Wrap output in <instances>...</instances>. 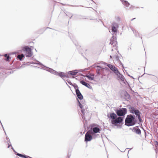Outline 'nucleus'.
Here are the masks:
<instances>
[{
    "label": "nucleus",
    "instance_id": "nucleus-45",
    "mask_svg": "<svg viewBox=\"0 0 158 158\" xmlns=\"http://www.w3.org/2000/svg\"><path fill=\"white\" fill-rule=\"evenodd\" d=\"M73 15H72L71 16V17L70 18V19H71L72 18V17H73Z\"/></svg>",
    "mask_w": 158,
    "mask_h": 158
},
{
    "label": "nucleus",
    "instance_id": "nucleus-34",
    "mask_svg": "<svg viewBox=\"0 0 158 158\" xmlns=\"http://www.w3.org/2000/svg\"><path fill=\"white\" fill-rule=\"evenodd\" d=\"M67 82H68V83L70 85H73V84H72L71 82L70 81H67Z\"/></svg>",
    "mask_w": 158,
    "mask_h": 158
},
{
    "label": "nucleus",
    "instance_id": "nucleus-25",
    "mask_svg": "<svg viewBox=\"0 0 158 158\" xmlns=\"http://www.w3.org/2000/svg\"><path fill=\"white\" fill-rule=\"evenodd\" d=\"M118 24L117 23L115 22H113L112 24V27H116L118 28Z\"/></svg>",
    "mask_w": 158,
    "mask_h": 158
},
{
    "label": "nucleus",
    "instance_id": "nucleus-17",
    "mask_svg": "<svg viewBox=\"0 0 158 158\" xmlns=\"http://www.w3.org/2000/svg\"><path fill=\"white\" fill-rule=\"evenodd\" d=\"M123 94L124 96V98L126 100H128V99H130V95L127 93V91H125L124 92Z\"/></svg>",
    "mask_w": 158,
    "mask_h": 158
},
{
    "label": "nucleus",
    "instance_id": "nucleus-38",
    "mask_svg": "<svg viewBox=\"0 0 158 158\" xmlns=\"http://www.w3.org/2000/svg\"><path fill=\"white\" fill-rule=\"evenodd\" d=\"M89 69V68H85L84 70V71H87V70H88Z\"/></svg>",
    "mask_w": 158,
    "mask_h": 158
},
{
    "label": "nucleus",
    "instance_id": "nucleus-44",
    "mask_svg": "<svg viewBox=\"0 0 158 158\" xmlns=\"http://www.w3.org/2000/svg\"><path fill=\"white\" fill-rule=\"evenodd\" d=\"M128 75L129 76H130L131 77H132V78H133L132 76H131L129 75Z\"/></svg>",
    "mask_w": 158,
    "mask_h": 158
},
{
    "label": "nucleus",
    "instance_id": "nucleus-27",
    "mask_svg": "<svg viewBox=\"0 0 158 158\" xmlns=\"http://www.w3.org/2000/svg\"><path fill=\"white\" fill-rule=\"evenodd\" d=\"M141 114H139L138 115L136 116V117H137L138 118L139 120L140 123H141L142 122V120L141 118V117H140Z\"/></svg>",
    "mask_w": 158,
    "mask_h": 158
},
{
    "label": "nucleus",
    "instance_id": "nucleus-41",
    "mask_svg": "<svg viewBox=\"0 0 158 158\" xmlns=\"http://www.w3.org/2000/svg\"><path fill=\"white\" fill-rule=\"evenodd\" d=\"M6 139L8 141H9L8 140H9V139L7 137H6Z\"/></svg>",
    "mask_w": 158,
    "mask_h": 158
},
{
    "label": "nucleus",
    "instance_id": "nucleus-8",
    "mask_svg": "<svg viewBox=\"0 0 158 158\" xmlns=\"http://www.w3.org/2000/svg\"><path fill=\"white\" fill-rule=\"evenodd\" d=\"M90 132H88V131L85 134V142L90 141L92 139V136L90 135Z\"/></svg>",
    "mask_w": 158,
    "mask_h": 158
},
{
    "label": "nucleus",
    "instance_id": "nucleus-12",
    "mask_svg": "<svg viewBox=\"0 0 158 158\" xmlns=\"http://www.w3.org/2000/svg\"><path fill=\"white\" fill-rule=\"evenodd\" d=\"M77 101H78V104L79 105V106L80 107V108H81V112H82V113L84 114V112H85L86 111H87V109H86V107H85V109H84V106L82 105V104H81L80 102H79V100L77 99ZM85 107H86V106H85Z\"/></svg>",
    "mask_w": 158,
    "mask_h": 158
},
{
    "label": "nucleus",
    "instance_id": "nucleus-9",
    "mask_svg": "<svg viewBox=\"0 0 158 158\" xmlns=\"http://www.w3.org/2000/svg\"><path fill=\"white\" fill-rule=\"evenodd\" d=\"M132 131L137 134L140 135H141V131L139 127L136 126L133 128Z\"/></svg>",
    "mask_w": 158,
    "mask_h": 158
},
{
    "label": "nucleus",
    "instance_id": "nucleus-10",
    "mask_svg": "<svg viewBox=\"0 0 158 158\" xmlns=\"http://www.w3.org/2000/svg\"><path fill=\"white\" fill-rule=\"evenodd\" d=\"M31 64H39L40 65V67H41L43 69L46 70V71H48V70H49V69H50V68L47 67L46 66L44 65L43 64L41 63L39 61H37V63H34L33 62L31 63Z\"/></svg>",
    "mask_w": 158,
    "mask_h": 158
},
{
    "label": "nucleus",
    "instance_id": "nucleus-26",
    "mask_svg": "<svg viewBox=\"0 0 158 158\" xmlns=\"http://www.w3.org/2000/svg\"><path fill=\"white\" fill-rule=\"evenodd\" d=\"M4 57L6 58V60L7 61H9V59L10 58V56L7 54L4 55Z\"/></svg>",
    "mask_w": 158,
    "mask_h": 158
},
{
    "label": "nucleus",
    "instance_id": "nucleus-35",
    "mask_svg": "<svg viewBox=\"0 0 158 158\" xmlns=\"http://www.w3.org/2000/svg\"><path fill=\"white\" fill-rule=\"evenodd\" d=\"M96 72L98 75H100L101 73H102V72L100 71H96Z\"/></svg>",
    "mask_w": 158,
    "mask_h": 158
},
{
    "label": "nucleus",
    "instance_id": "nucleus-20",
    "mask_svg": "<svg viewBox=\"0 0 158 158\" xmlns=\"http://www.w3.org/2000/svg\"><path fill=\"white\" fill-rule=\"evenodd\" d=\"M84 76L87 77L89 80H93L94 78V75L91 74H90L89 75H86Z\"/></svg>",
    "mask_w": 158,
    "mask_h": 158
},
{
    "label": "nucleus",
    "instance_id": "nucleus-33",
    "mask_svg": "<svg viewBox=\"0 0 158 158\" xmlns=\"http://www.w3.org/2000/svg\"><path fill=\"white\" fill-rule=\"evenodd\" d=\"M131 30H132V31H133V33H134V34H135V33H136V32L135 31L134 29H133V28H131ZM135 35H136V33H135Z\"/></svg>",
    "mask_w": 158,
    "mask_h": 158
},
{
    "label": "nucleus",
    "instance_id": "nucleus-18",
    "mask_svg": "<svg viewBox=\"0 0 158 158\" xmlns=\"http://www.w3.org/2000/svg\"><path fill=\"white\" fill-rule=\"evenodd\" d=\"M121 2L123 5L127 7H129V6L130 5V3L127 1L124 0H121Z\"/></svg>",
    "mask_w": 158,
    "mask_h": 158
},
{
    "label": "nucleus",
    "instance_id": "nucleus-39",
    "mask_svg": "<svg viewBox=\"0 0 158 158\" xmlns=\"http://www.w3.org/2000/svg\"><path fill=\"white\" fill-rule=\"evenodd\" d=\"M11 146V144H10V145H9L8 147V148H9L10 147V146Z\"/></svg>",
    "mask_w": 158,
    "mask_h": 158
},
{
    "label": "nucleus",
    "instance_id": "nucleus-11",
    "mask_svg": "<svg viewBox=\"0 0 158 158\" xmlns=\"http://www.w3.org/2000/svg\"><path fill=\"white\" fill-rule=\"evenodd\" d=\"M115 39L116 38L113 36L110 39V44L113 45V46H116L117 44V42L116 41V40Z\"/></svg>",
    "mask_w": 158,
    "mask_h": 158
},
{
    "label": "nucleus",
    "instance_id": "nucleus-42",
    "mask_svg": "<svg viewBox=\"0 0 158 158\" xmlns=\"http://www.w3.org/2000/svg\"><path fill=\"white\" fill-rule=\"evenodd\" d=\"M135 18H134L133 19H131V21H132L134 19H135Z\"/></svg>",
    "mask_w": 158,
    "mask_h": 158
},
{
    "label": "nucleus",
    "instance_id": "nucleus-15",
    "mask_svg": "<svg viewBox=\"0 0 158 158\" xmlns=\"http://www.w3.org/2000/svg\"><path fill=\"white\" fill-rule=\"evenodd\" d=\"M76 94L78 98L80 99L81 100L83 98V96L82 94H81L79 90H77L76 92Z\"/></svg>",
    "mask_w": 158,
    "mask_h": 158
},
{
    "label": "nucleus",
    "instance_id": "nucleus-16",
    "mask_svg": "<svg viewBox=\"0 0 158 158\" xmlns=\"http://www.w3.org/2000/svg\"><path fill=\"white\" fill-rule=\"evenodd\" d=\"M78 73L77 70H74L69 71L68 73L69 74H70L72 75H75Z\"/></svg>",
    "mask_w": 158,
    "mask_h": 158
},
{
    "label": "nucleus",
    "instance_id": "nucleus-50",
    "mask_svg": "<svg viewBox=\"0 0 158 158\" xmlns=\"http://www.w3.org/2000/svg\"><path fill=\"white\" fill-rule=\"evenodd\" d=\"M95 66H97L96 64H95Z\"/></svg>",
    "mask_w": 158,
    "mask_h": 158
},
{
    "label": "nucleus",
    "instance_id": "nucleus-3",
    "mask_svg": "<svg viewBox=\"0 0 158 158\" xmlns=\"http://www.w3.org/2000/svg\"><path fill=\"white\" fill-rule=\"evenodd\" d=\"M115 112L119 117L124 116L127 113V109L125 108L117 109L115 110Z\"/></svg>",
    "mask_w": 158,
    "mask_h": 158
},
{
    "label": "nucleus",
    "instance_id": "nucleus-24",
    "mask_svg": "<svg viewBox=\"0 0 158 158\" xmlns=\"http://www.w3.org/2000/svg\"><path fill=\"white\" fill-rule=\"evenodd\" d=\"M72 86H73L74 87V89H75V91H76V92L77 90H79L78 86L75 83L74 84H73V85H72Z\"/></svg>",
    "mask_w": 158,
    "mask_h": 158
},
{
    "label": "nucleus",
    "instance_id": "nucleus-7",
    "mask_svg": "<svg viewBox=\"0 0 158 158\" xmlns=\"http://www.w3.org/2000/svg\"><path fill=\"white\" fill-rule=\"evenodd\" d=\"M100 131V129L98 127H94L92 129L89 130L88 131V132H90V134L93 135L95 133L99 132Z\"/></svg>",
    "mask_w": 158,
    "mask_h": 158
},
{
    "label": "nucleus",
    "instance_id": "nucleus-6",
    "mask_svg": "<svg viewBox=\"0 0 158 158\" xmlns=\"http://www.w3.org/2000/svg\"><path fill=\"white\" fill-rule=\"evenodd\" d=\"M23 51L26 52V56L27 57H31L33 55L31 49L28 46H24L23 48Z\"/></svg>",
    "mask_w": 158,
    "mask_h": 158
},
{
    "label": "nucleus",
    "instance_id": "nucleus-28",
    "mask_svg": "<svg viewBox=\"0 0 158 158\" xmlns=\"http://www.w3.org/2000/svg\"><path fill=\"white\" fill-rule=\"evenodd\" d=\"M112 32H116L117 31V29L116 28H117V27H112Z\"/></svg>",
    "mask_w": 158,
    "mask_h": 158
},
{
    "label": "nucleus",
    "instance_id": "nucleus-31",
    "mask_svg": "<svg viewBox=\"0 0 158 158\" xmlns=\"http://www.w3.org/2000/svg\"><path fill=\"white\" fill-rule=\"evenodd\" d=\"M17 156H20V157H23H23L24 156V155H22V154H20V153H18L17 154Z\"/></svg>",
    "mask_w": 158,
    "mask_h": 158
},
{
    "label": "nucleus",
    "instance_id": "nucleus-5",
    "mask_svg": "<svg viewBox=\"0 0 158 158\" xmlns=\"http://www.w3.org/2000/svg\"><path fill=\"white\" fill-rule=\"evenodd\" d=\"M128 106L130 112L131 114H135L136 116L139 114H141L140 112L134 107L130 105Z\"/></svg>",
    "mask_w": 158,
    "mask_h": 158
},
{
    "label": "nucleus",
    "instance_id": "nucleus-21",
    "mask_svg": "<svg viewBox=\"0 0 158 158\" xmlns=\"http://www.w3.org/2000/svg\"><path fill=\"white\" fill-rule=\"evenodd\" d=\"M24 55L23 54H21L18 55L17 56V58L20 60H22L23 58L24 57Z\"/></svg>",
    "mask_w": 158,
    "mask_h": 158
},
{
    "label": "nucleus",
    "instance_id": "nucleus-1",
    "mask_svg": "<svg viewBox=\"0 0 158 158\" xmlns=\"http://www.w3.org/2000/svg\"><path fill=\"white\" fill-rule=\"evenodd\" d=\"M109 118L112 119L111 120V123L115 126H116L118 124H121L123 123L124 117H117L116 114L114 113H111L109 116L108 115Z\"/></svg>",
    "mask_w": 158,
    "mask_h": 158
},
{
    "label": "nucleus",
    "instance_id": "nucleus-52",
    "mask_svg": "<svg viewBox=\"0 0 158 158\" xmlns=\"http://www.w3.org/2000/svg\"><path fill=\"white\" fill-rule=\"evenodd\" d=\"M75 45L77 46V45L76 44H75Z\"/></svg>",
    "mask_w": 158,
    "mask_h": 158
},
{
    "label": "nucleus",
    "instance_id": "nucleus-51",
    "mask_svg": "<svg viewBox=\"0 0 158 158\" xmlns=\"http://www.w3.org/2000/svg\"><path fill=\"white\" fill-rule=\"evenodd\" d=\"M5 133V134H6V132L4 131Z\"/></svg>",
    "mask_w": 158,
    "mask_h": 158
},
{
    "label": "nucleus",
    "instance_id": "nucleus-46",
    "mask_svg": "<svg viewBox=\"0 0 158 158\" xmlns=\"http://www.w3.org/2000/svg\"><path fill=\"white\" fill-rule=\"evenodd\" d=\"M12 149L15 152V151L14 150V149H13V147H12Z\"/></svg>",
    "mask_w": 158,
    "mask_h": 158
},
{
    "label": "nucleus",
    "instance_id": "nucleus-47",
    "mask_svg": "<svg viewBox=\"0 0 158 158\" xmlns=\"http://www.w3.org/2000/svg\"><path fill=\"white\" fill-rule=\"evenodd\" d=\"M125 151H123V150H122V151H121V152H124Z\"/></svg>",
    "mask_w": 158,
    "mask_h": 158
},
{
    "label": "nucleus",
    "instance_id": "nucleus-19",
    "mask_svg": "<svg viewBox=\"0 0 158 158\" xmlns=\"http://www.w3.org/2000/svg\"><path fill=\"white\" fill-rule=\"evenodd\" d=\"M118 77V80H120L122 81H123L124 80L123 76L120 73L117 75Z\"/></svg>",
    "mask_w": 158,
    "mask_h": 158
},
{
    "label": "nucleus",
    "instance_id": "nucleus-4",
    "mask_svg": "<svg viewBox=\"0 0 158 158\" xmlns=\"http://www.w3.org/2000/svg\"><path fill=\"white\" fill-rule=\"evenodd\" d=\"M48 71L55 75L59 76L62 78H63L64 77H67V75L65 74L64 73L61 72H58L51 68L49 69Z\"/></svg>",
    "mask_w": 158,
    "mask_h": 158
},
{
    "label": "nucleus",
    "instance_id": "nucleus-14",
    "mask_svg": "<svg viewBox=\"0 0 158 158\" xmlns=\"http://www.w3.org/2000/svg\"><path fill=\"white\" fill-rule=\"evenodd\" d=\"M80 83L83 85L86 86L89 89H91L92 88L91 86L88 83L83 81H80Z\"/></svg>",
    "mask_w": 158,
    "mask_h": 158
},
{
    "label": "nucleus",
    "instance_id": "nucleus-2",
    "mask_svg": "<svg viewBox=\"0 0 158 158\" xmlns=\"http://www.w3.org/2000/svg\"><path fill=\"white\" fill-rule=\"evenodd\" d=\"M136 123L135 116L132 114L128 115L125 120V125L128 126H132Z\"/></svg>",
    "mask_w": 158,
    "mask_h": 158
},
{
    "label": "nucleus",
    "instance_id": "nucleus-53",
    "mask_svg": "<svg viewBox=\"0 0 158 158\" xmlns=\"http://www.w3.org/2000/svg\"><path fill=\"white\" fill-rule=\"evenodd\" d=\"M102 77H102H102H101V78H102Z\"/></svg>",
    "mask_w": 158,
    "mask_h": 158
},
{
    "label": "nucleus",
    "instance_id": "nucleus-32",
    "mask_svg": "<svg viewBox=\"0 0 158 158\" xmlns=\"http://www.w3.org/2000/svg\"><path fill=\"white\" fill-rule=\"evenodd\" d=\"M135 8V7L131 5L130 6V9L131 10H132L134 9Z\"/></svg>",
    "mask_w": 158,
    "mask_h": 158
},
{
    "label": "nucleus",
    "instance_id": "nucleus-13",
    "mask_svg": "<svg viewBox=\"0 0 158 158\" xmlns=\"http://www.w3.org/2000/svg\"><path fill=\"white\" fill-rule=\"evenodd\" d=\"M95 64H94L93 65L92 67L93 68H96V71H100L102 72V73H103L104 70L105 69L104 68H102L100 66H95Z\"/></svg>",
    "mask_w": 158,
    "mask_h": 158
},
{
    "label": "nucleus",
    "instance_id": "nucleus-29",
    "mask_svg": "<svg viewBox=\"0 0 158 158\" xmlns=\"http://www.w3.org/2000/svg\"><path fill=\"white\" fill-rule=\"evenodd\" d=\"M155 148L156 150H158V142L156 141L155 142Z\"/></svg>",
    "mask_w": 158,
    "mask_h": 158
},
{
    "label": "nucleus",
    "instance_id": "nucleus-43",
    "mask_svg": "<svg viewBox=\"0 0 158 158\" xmlns=\"http://www.w3.org/2000/svg\"><path fill=\"white\" fill-rule=\"evenodd\" d=\"M2 127L3 128V130L4 131V127H3V126H2Z\"/></svg>",
    "mask_w": 158,
    "mask_h": 158
},
{
    "label": "nucleus",
    "instance_id": "nucleus-30",
    "mask_svg": "<svg viewBox=\"0 0 158 158\" xmlns=\"http://www.w3.org/2000/svg\"><path fill=\"white\" fill-rule=\"evenodd\" d=\"M74 17L75 19H81V18L80 17V16L78 15H76L74 16Z\"/></svg>",
    "mask_w": 158,
    "mask_h": 158
},
{
    "label": "nucleus",
    "instance_id": "nucleus-37",
    "mask_svg": "<svg viewBox=\"0 0 158 158\" xmlns=\"http://www.w3.org/2000/svg\"><path fill=\"white\" fill-rule=\"evenodd\" d=\"M116 19L117 21H119L120 20V18L119 17H116Z\"/></svg>",
    "mask_w": 158,
    "mask_h": 158
},
{
    "label": "nucleus",
    "instance_id": "nucleus-49",
    "mask_svg": "<svg viewBox=\"0 0 158 158\" xmlns=\"http://www.w3.org/2000/svg\"><path fill=\"white\" fill-rule=\"evenodd\" d=\"M110 57L111 58H112V56H110Z\"/></svg>",
    "mask_w": 158,
    "mask_h": 158
},
{
    "label": "nucleus",
    "instance_id": "nucleus-23",
    "mask_svg": "<svg viewBox=\"0 0 158 158\" xmlns=\"http://www.w3.org/2000/svg\"><path fill=\"white\" fill-rule=\"evenodd\" d=\"M107 66L112 71L115 68L114 66L111 64H108Z\"/></svg>",
    "mask_w": 158,
    "mask_h": 158
},
{
    "label": "nucleus",
    "instance_id": "nucleus-22",
    "mask_svg": "<svg viewBox=\"0 0 158 158\" xmlns=\"http://www.w3.org/2000/svg\"><path fill=\"white\" fill-rule=\"evenodd\" d=\"M113 71H114L116 75L120 73L118 71V69L116 67L115 68Z\"/></svg>",
    "mask_w": 158,
    "mask_h": 158
},
{
    "label": "nucleus",
    "instance_id": "nucleus-40",
    "mask_svg": "<svg viewBox=\"0 0 158 158\" xmlns=\"http://www.w3.org/2000/svg\"><path fill=\"white\" fill-rule=\"evenodd\" d=\"M83 115L82 116V118H83V119L84 118V119H85V117H84V114H83Z\"/></svg>",
    "mask_w": 158,
    "mask_h": 158
},
{
    "label": "nucleus",
    "instance_id": "nucleus-48",
    "mask_svg": "<svg viewBox=\"0 0 158 158\" xmlns=\"http://www.w3.org/2000/svg\"><path fill=\"white\" fill-rule=\"evenodd\" d=\"M125 151H123V150H122V151H121V152H124Z\"/></svg>",
    "mask_w": 158,
    "mask_h": 158
},
{
    "label": "nucleus",
    "instance_id": "nucleus-36",
    "mask_svg": "<svg viewBox=\"0 0 158 158\" xmlns=\"http://www.w3.org/2000/svg\"><path fill=\"white\" fill-rule=\"evenodd\" d=\"M115 58H116V60L117 61H119V57L118 56H115Z\"/></svg>",
    "mask_w": 158,
    "mask_h": 158
}]
</instances>
